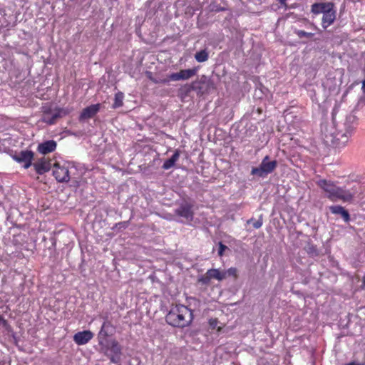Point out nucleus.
Here are the masks:
<instances>
[{"label":"nucleus","mask_w":365,"mask_h":365,"mask_svg":"<svg viewBox=\"0 0 365 365\" xmlns=\"http://www.w3.org/2000/svg\"><path fill=\"white\" fill-rule=\"evenodd\" d=\"M100 346L101 351L108 356L112 363L117 364L120 361L122 348L116 340H110Z\"/></svg>","instance_id":"nucleus-4"},{"label":"nucleus","mask_w":365,"mask_h":365,"mask_svg":"<svg viewBox=\"0 0 365 365\" xmlns=\"http://www.w3.org/2000/svg\"><path fill=\"white\" fill-rule=\"evenodd\" d=\"M192 319V310L182 304L172 307L165 317V321L168 324L174 327L180 328L189 326Z\"/></svg>","instance_id":"nucleus-3"},{"label":"nucleus","mask_w":365,"mask_h":365,"mask_svg":"<svg viewBox=\"0 0 365 365\" xmlns=\"http://www.w3.org/2000/svg\"><path fill=\"white\" fill-rule=\"evenodd\" d=\"M247 224H250V223H252V225L253 227L255 228V229H259L262 227V216L261 215L258 220H254L253 218H251L250 220H247Z\"/></svg>","instance_id":"nucleus-25"},{"label":"nucleus","mask_w":365,"mask_h":365,"mask_svg":"<svg viewBox=\"0 0 365 365\" xmlns=\"http://www.w3.org/2000/svg\"><path fill=\"white\" fill-rule=\"evenodd\" d=\"M222 272L226 273V277L227 276H234L235 277H237V270L235 267H231V268L228 269L227 270L224 271Z\"/></svg>","instance_id":"nucleus-26"},{"label":"nucleus","mask_w":365,"mask_h":365,"mask_svg":"<svg viewBox=\"0 0 365 365\" xmlns=\"http://www.w3.org/2000/svg\"><path fill=\"white\" fill-rule=\"evenodd\" d=\"M294 34L297 35V36L300 38H310L314 36V33H311V32H306L304 31H302V30H295L294 31Z\"/></svg>","instance_id":"nucleus-24"},{"label":"nucleus","mask_w":365,"mask_h":365,"mask_svg":"<svg viewBox=\"0 0 365 365\" xmlns=\"http://www.w3.org/2000/svg\"><path fill=\"white\" fill-rule=\"evenodd\" d=\"M124 95L122 92H118L115 95L114 103L113 105V108H116L123 106Z\"/></svg>","instance_id":"nucleus-22"},{"label":"nucleus","mask_w":365,"mask_h":365,"mask_svg":"<svg viewBox=\"0 0 365 365\" xmlns=\"http://www.w3.org/2000/svg\"><path fill=\"white\" fill-rule=\"evenodd\" d=\"M211 88H214L213 82L206 76H202L197 81H193L190 85L185 86V91L190 93L191 91L197 92V95H203Z\"/></svg>","instance_id":"nucleus-5"},{"label":"nucleus","mask_w":365,"mask_h":365,"mask_svg":"<svg viewBox=\"0 0 365 365\" xmlns=\"http://www.w3.org/2000/svg\"><path fill=\"white\" fill-rule=\"evenodd\" d=\"M53 175L58 182H68L70 180L68 168L60 163L53 164Z\"/></svg>","instance_id":"nucleus-8"},{"label":"nucleus","mask_w":365,"mask_h":365,"mask_svg":"<svg viewBox=\"0 0 365 365\" xmlns=\"http://www.w3.org/2000/svg\"><path fill=\"white\" fill-rule=\"evenodd\" d=\"M281 5L287 6L286 1L287 0H278Z\"/></svg>","instance_id":"nucleus-32"},{"label":"nucleus","mask_w":365,"mask_h":365,"mask_svg":"<svg viewBox=\"0 0 365 365\" xmlns=\"http://www.w3.org/2000/svg\"><path fill=\"white\" fill-rule=\"evenodd\" d=\"M179 157H180V152L179 150H175V153H173V155L168 160H166L162 168L164 169V170H168L170 168H171L172 167H173L176 163V161L178 160L179 159Z\"/></svg>","instance_id":"nucleus-20"},{"label":"nucleus","mask_w":365,"mask_h":365,"mask_svg":"<svg viewBox=\"0 0 365 365\" xmlns=\"http://www.w3.org/2000/svg\"><path fill=\"white\" fill-rule=\"evenodd\" d=\"M336 18V11L334 10V7H331V9L327 10V11L323 14L322 17V26L324 29H327L331 24H333Z\"/></svg>","instance_id":"nucleus-18"},{"label":"nucleus","mask_w":365,"mask_h":365,"mask_svg":"<svg viewBox=\"0 0 365 365\" xmlns=\"http://www.w3.org/2000/svg\"><path fill=\"white\" fill-rule=\"evenodd\" d=\"M277 166V160H270L268 155L265 156L257 168H253L251 174L264 178L272 173Z\"/></svg>","instance_id":"nucleus-6"},{"label":"nucleus","mask_w":365,"mask_h":365,"mask_svg":"<svg viewBox=\"0 0 365 365\" xmlns=\"http://www.w3.org/2000/svg\"><path fill=\"white\" fill-rule=\"evenodd\" d=\"M362 91H363V93H364V97L363 98L365 99V80H364L362 81Z\"/></svg>","instance_id":"nucleus-31"},{"label":"nucleus","mask_w":365,"mask_h":365,"mask_svg":"<svg viewBox=\"0 0 365 365\" xmlns=\"http://www.w3.org/2000/svg\"><path fill=\"white\" fill-rule=\"evenodd\" d=\"M317 184L327 193V197L332 201L340 200L343 202H351L356 195L361 193L359 184L354 185L351 189L338 187L326 180H320Z\"/></svg>","instance_id":"nucleus-2"},{"label":"nucleus","mask_w":365,"mask_h":365,"mask_svg":"<svg viewBox=\"0 0 365 365\" xmlns=\"http://www.w3.org/2000/svg\"><path fill=\"white\" fill-rule=\"evenodd\" d=\"M331 7H334V4L331 2L314 3L312 5L311 11L314 14H324L327 10L331 9Z\"/></svg>","instance_id":"nucleus-16"},{"label":"nucleus","mask_w":365,"mask_h":365,"mask_svg":"<svg viewBox=\"0 0 365 365\" xmlns=\"http://www.w3.org/2000/svg\"><path fill=\"white\" fill-rule=\"evenodd\" d=\"M346 365H361L360 364H358V363H355V362H351L349 364H347Z\"/></svg>","instance_id":"nucleus-33"},{"label":"nucleus","mask_w":365,"mask_h":365,"mask_svg":"<svg viewBox=\"0 0 365 365\" xmlns=\"http://www.w3.org/2000/svg\"><path fill=\"white\" fill-rule=\"evenodd\" d=\"M356 121V116L348 115L343 123L336 124L335 120L331 124L322 126V132L324 143L334 147H343L348 142L349 137L354 129L353 124Z\"/></svg>","instance_id":"nucleus-1"},{"label":"nucleus","mask_w":365,"mask_h":365,"mask_svg":"<svg viewBox=\"0 0 365 365\" xmlns=\"http://www.w3.org/2000/svg\"><path fill=\"white\" fill-rule=\"evenodd\" d=\"M43 115L42 120L44 123L52 125L56 123L57 119L61 117L63 110L51 104L46 103L41 108Z\"/></svg>","instance_id":"nucleus-7"},{"label":"nucleus","mask_w":365,"mask_h":365,"mask_svg":"<svg viewBox=\"0 0 365 365\" xmlns=\"http://www.w3.org/2000/svg\"><path fill=\"white\" fill-rule=\"evenodd\" d=\"M93 337V333L90 330L78 331L73 336V341L78 345H84L87 344Z\"/></svg>","instance_id":"nucleus-14"},{"label":"nucleus","mask_w":365,"mask_h":365,"mask_svg":"<svg viewBox=\"0 0 365 365\" xmlns=\"http://www.w3.org/2000/svg\"><path fill=\"white\" fill-rule=\"evenodd\" d=\"M35 170L39 175H43L50 170L51 168V160L43 157L33 164Z\"/></svg>","instance_id":"nucleus-13"},{"label":"nucleus","mask_w":365,"mask_h":365,"mask_svg":"<svg viewBox=\"0 0 365 365\" xmlns=\"http://www.w3.org/2000/svg\"><path fill=\"white\" fill-rule=\"evenodd\" d=\"M329 210L333 214L339 215L346 222H349L350 215L344 207L340 205H333L329 207Z\"/></svg>","instance_id":"nucleus-19"},{"label":"nucleus","mask_w":365,"mask_h":365,"mask_svg":"<svg viewBox=\"0 0 365 365\" xmlns=\"http://www.w3.org/2000/svg\"><path fill=\"white\" fill-rule=\"evenodd\" d=\"M192 208V206L191 204L184 202L175 210V212L178 216L183 217L188 221H191L193 219V211Z\"/></svg>","instance_id":"nucleus-12"},{"label":"nucleus","mask_w":365,"mask_h":365,"mask_svg":"<svg viewBox=\"0 0 365 365\" xmlns=\"http://www.w3.org/2000/svg\"><path fill=\"white\" fill-rule=\"evenodd\" d=\"M115 332L114 327L109 322H104L101 329L98 334V341L99 346L103 345L109 341L107 337L111 336Z\"/></svg>","instance_id":"nucleus-10"},{"label":"nucleus","mask_w":365,"mask_h":365,"mask_svg":"<svg viewBox=\"0 0 365 365\" xmlns=\"http://www.w3.org/2000/svg\"><path fill=\"white\" fill-rule=\"evenodd\" d=\"M209 324L211 328L215 329L218 324V321L216 319H211L209 321Z\"/></svg>","instance_id":"nucleus-30"},{"label":"nucleus","mask_w":365,"mask_h":365,"mask_svg":"<svg viewBox=\"0 0 365 365\" xmlns=\"http://www.w3.org/2000/svg\"><path fill=\"white\" fill-rule=\"evenodd\" d=\"M196 73L197 68H195L191 69L180 70L178 73H173L170 74L168 76V78L164 79L163 82L165 83H168L170 81H178L181 80H187L194 76L196 74Z\"/></svg>","instance_id":"nucleus-9"},{"label":"nucleus","mask_w":365,"mask_h":365,"mask_svg":"<svg viewBox=\"0 0 365 365\" xmlns=\"http://www.w3.org/2000/svg\"><path fill=\"white\" fill-rule=\"evenodd\" d=\"M210 279H211L210 277H208V274H207V272L205 275L201 277L198 279V281H199V282H201L202 284H207L210 282Z\"/></svg>","instance_id":"nucleus-27"},{"label":"nucleus","mask_w":365,"mask_h":365,"mask_svg":"<svg viewBox=\"0 0 365 365\" xmlns=\"http://www.w3.org/2000/svg\"><path fill=\"white\" fill-rule=\"evenodd\" d=\"M56 142L51 140L40 143L38 146V151L43 155L53 152L56 148Z\"/></svg>","instance_id":"nucleus-17"},{"label":"nucleus","mask_w":365,"mask_h":365,"mask_svg":"<svg viewBox=\"0 0 365 365\" xmlns=\"http://www.w3.org/2000/svg\"><path fill=\"white\" fill-rule=\"evenodd\" d=\"M100 104H94L85 108L80 115V120H84L93 118L99 110Z\"/></svg>","instance_id":"nucleus-15"},{"label":"nucleus","mask_w":365,"mask_h":365,"mask_svg":"<svg viewBox=\"0 0 365 365\" xmlns=\"http://www.w3.org/2000/svg\"><path fill=\"white\" fill-rule=\"evenodd\" d=\"M13 158L18 163H24L23 167L27 169L32 165L31 161L34 158V153L31 150H22L19 153H16L13 155Z\"/></svg>","instance_id":"nucleus-11"},{"label":"nucleus","mask_w":365,"mask_h":365,"mask_svg":"<svg viewBox=\"0 0 365 365\" xmlns=\"http://www.w3.org/2000/svg\"><path fill=\"white\" fill-rule=\"evenodd\" d=\"M3 317L0 315V322L3 321Z\"/></svg>","instance_id":"nucleus-34"},{"label":"nucleus","mask_w":365,"mask_h":365,"mask_svg":"<svg viewBox=\"0 0 365 365\" xmlns=\"http://www.w3.org/2000/svg\"><path fill=\"white\" fill-rule=\"evenodd\" d=\"M195 58L197 62H205L208 58V53L205 50H202L195 53Z\"/></svg>","instance_id":"nucleus-23"},{"label":"nucleus","mask_w":365,"mask_h":365,"mask_svg":"<svg viewBox=\"0 0 365 365\" xmlns=\"http://www.w3.org/2000/svg\"><path fill=\"white\" fill-rule=\"evenodd\" d=\"M227 249V247L226 245H223L222 242H220L219 243V250H218L219 256H222L225 250Z\"/></svg>","instance_id":"nucleus-29"},{"label":"nucleus","mask_w":365,"mask_h":365,"mask_svg":"<svg viewBox=\"0 0 365 365\" xmlns=\"http://www.w3.org/2000/svg\"><path fill=\"white\" fill-rule=\"evenodd\" d=\"M208 277L210 279H215L218 281H222V279L226 278V273H223L220 272L217 269H210L207 271Z\"/></svg>","instance_id":"nucleus-21"},{"label":"nucleus","mask_w":365,"mask_h":365,"mask_svg":"<svg viewBox=\"0 0 365 365\" xmlns=\"http://www.w3.org/2000/svg\"><path fill=\"white\" fill-rule=\"evenodd\" d=\"M307 252L312 256H318L319 252L317 251V248L314 246H310L308 247Z\"/></svg>","instance_id":"nucleus-28"}]
</instances>
